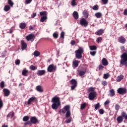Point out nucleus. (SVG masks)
<instances>
[{
  "label": "nucleus",
  "mask_w": 127,
  "mask_h": 127,
  "mask_svg": "<svg viewBox=\"0 0 127 127\" xmlns=\"http://www.w3.org/2000/svg\"><path fill=\"white\" fill-rule=\"evenodd\" d=\"M71 45H75V44H76V42H75V41H71Z\"/></svg>",
  "instance_id": "nucleus-61"
},
{
  "label": "nucleus",
  "mask_w": 127,
  "mask_h": 127,
  "mask_svg": "<svg viewBox=\"0 0 127 127\" xmlns=\"http://www.w3.org/2000/svg\"><path fill=\"white\" fill-rule=\"evenodd\" d=\"M21 49L22 50H25V48L27 47V44H26L25 42H24V41L22 40L21 41Z\"/></svg>",
  "instance_id": "nucleus-13"
},
{
  "label": "nucleus",
  "mask_w": 127,
  "mask_h": 127,
  "mask_svg": "<svg viewBox=\"0 0 127 127\" xmlns=\"http://www.w3.org/2000/svg\"><path fill=\"white\" fill-rule=\"evenodd\" d=\"M53 36H54V38H58V36H59L58 33H54L53 34Z\"/></svg>",
  "instance_id": "nucleus-48"
},
{
  "label": "nucleus",
  "mask_w": 127,
  "mask_h": 127,
  "mask_svg": "<svg viewBox=\"0 0 127 127\" xmlns=\"http://www.w3.org/2000/svg\"><path fill=\"white\" fill-rule=\"evenodd\" d=\"M96 96H97L96 92H90L88 95L89 99L90 100V101H92L95 99Z\"/></svg>",
  "instance_id": "nucleus-8"
},
{
  "label": "nucleus",
  "mask_w": 127,
  "mask_h": 127,
  "mask_svg": "<svg viewBox=\"0 0 127 127\" xmlns=\"http://www.w3.org/2000/svg\"><path fill=\"white\" fill-rule=\"evenodd\" d=\"M102 2H103L104 4H107L108 3V0H102Z\"/></svg>",
  "instance_id": "nucleus-59"
},
{
  "label": "nucleus",
  "mask_w": 127,
  "mask_h": 127,
  "mask_svg": "<svg viewBox=\"0 0 127 127\" xmlns=\"http://www.w3.org/2000/svg\"><path fill=\"white\" fill-rule=\"evenodd\" d=\"M102 64L104 66H107V65L109 64V62H108V60L104 58L102 60Z\"/></svg>",
  "instance_id": "nucleus-14"
},
{
  "label": "nucleus",
  "mask_w": 127,
  "mask_h": 127,
  "mask_svg": "<svg viewBox=\"0 0 127 127\" xmlns=\"http://www.w3.org/2000/svg\"><path fill=\"white\" fill-rule=\"evenodd\" d=\"M103 38L101 37L98 38L96 40V42H97V43H99V42H101Z\"/></svg>",
  "instance_id": "nucleus-45"
},
{
  "label": "nucleus",
  "mask_w": 127,
  "mask_h": 127,
  "mask_svg": "<svg viewBox=\"0 0 127 127\" xmlns=\"http://www.w3.org/2000/svg\"><path fill=\"white\" fill-rule=\"evenodd\" d=\"M92 9L94 10H98V9H99V6L97 5H95L94 6H93Z\"/></svg>",
  "instance_id": "nucleus-46"
},
{
  "label": "nucleus",
  "mask_w": 127,
  "mask_h": 127,
  "mask_svg": "<svg viewBox=\"0 0 127 127\" xmlns=\"http://www.w3.org/2000/svg\"><path fill=\"white\" fill-rule=\"evenodd\" d=\"M83 14L85 18H88V16H89V14L87 12V10H84L83 11Z\"/></svg>",
  "instance_id": "nucleus-27"
},
{
  "label": "nucleus",
  "mask_w": 127,
  "mask_h": 127,
  "mask_svg": "<svg viewBox=\"0 0 127 127\" xmlns=\"http://www.w3.org/2000/svg\"><path fill=\"white\" fill-rule=\"evenodd\" d=\"M103 33H104V30L100 29L95 33V34L96 35H102V34H103Z\"/></svg>",
  "instance_id": "nucleus-22"
},
{
  "label": "nucleus",
  "mask_w": 127,
  "mask_h": 127,
  "mask_svg": "<svg viewBox=\"0 0 127 127\" xmlns=\"http://www.w3.org/2000/svg\"><path fill=\"white\" fill-rule=\"evenodd\" d=\"M64 35L65 33L64 32H62V33H61V37H62L63 39H64Z\"/></svg>",
  "instance_id": "nucleus-49"
},
{
  "label": "nucleus",
  "mask_w": 127,
  "mask_h": 127,
  "mask_svg": "<svg viewBox=\"0 0 127 127\" xmlns=\"http://www.w3.org/2000/svg\"><path fill=\"white\" fill-rule=\"evenodd\" d=\"M31 1H32V0H26L25 2H26V4H28L30 3V2H31Z\"/></svg>",
  "instance_id": "nucleus-56"
},
{
  "label": "nucleus",
  "mask_w": 127,
  "mask_h": 127,
  "mask_svg": "<svg viewBox=\"0 0 127 127\" xmlns=\"http://www.w3.org/2000/svg\"><path fill=\"white\" fill-rule=\"evenodd\" d=\"M94 107L95 110H98V109H100V107H101V106L100 105V103L95 104Z\"/></svg>",
  "instance_id": "nucleus-36"
},
{
  "label": "nucleus",
  "mask_w": 127,
  "mask_h": 127,
  "mask_svg": "<svg viewBox=\"0 0 127 127\" xmlns=\"http://www.w3.org/2000/svg\"><path fill=\"white\" fill-rule=\"evenodd\" d=\"M59 114H65V113H66L65 112V111H64L63 109H61L59 111Z\"/></svg>",
  "instance_id": "nucleus-54"
},
{
  "label": "nucleus",
  "mask_w": 127,
  "mask_h": 127,
  "mask_svg": "<svg viewBox=\"0 0 127 127\" xmlns=\"http://www.w3.org/2000/svg\"><path fill=\"white\" fill-rule=\"evenodd\" d=\"M26 26V24H25V23H21L19 25V27L21 29H23L25 28Z\"/></svg>",
  "instance_id": "nucleus-23"
},
{
  "label": "nucleus",
  "mask_w": 127,
  "mask_h": 127,
  "mask_svg": "<svg viewBox=\"0 0 127 127\" xmlns=\"http://www.w3.org/2000/svg\"><path fill=\"white\" fill-rule=\"evenodd\" d=\"M35 100H36V97H30L27 101V105H28L29 106L30 105H31L32 103H34V102L35 101Z\"/></svg>",
  "instance_id": "nucleus-9"
},
{
  "label": "nucleus",
  "mask_w": 127,
  "mask_h": 127,
  "mask_svg": "<svg viewBox=\"0 0 127 127\" xmlns=\"http://www.w3.org/2000/svg\"><path fill=\"white\" fill-rule=\"evenodd\" d=\"M36 89L37 91H38V92H40V93H42L43 92V89L40 85L36 86Z\"/></svg>",
  "instance_id": "nucleus-20"
},
{
  "label": "nucleus",
  "mask_w": 127,
  "mask_h": 127,
  "mask_svg": "<svg viewBox=\"0 0 127 127\" xmlns=\"http://www.w3.org/2000/svg\"><path fill=\"white\" fill-rule=\"evenodd\" d=\"M89 48L91 51L97 50V47L96 46H89Z\"/></svg>",
  "instance_id": "nucleus-35"
},
{
  "label": "nucleus",
  "mask_w": 127,
  "mask_h": 127,
  "mask_svg": "<svg viewBox=\"0 0 127 127\" xmlns=\"http://www.w3.org/2000/svg\"><path fill=\"white\" fill-rule=\"evenodd\" d=\"M27 73H28V70L27 69H24L22 71V75L23 76H27Z\"/></svg>",
  "instance_id": "nucleus-25"
},
{
  "label": "nucleus",
  "mask_w": 127,
  "mask_h": 127,
  "mask_svg": "<svg viewBox=\"0 0 127 127\" xmlns=\"http://www.w3.org/2000/svg\"><path fill=\"white\" fill-rule=\"evenodd\" d=\"M118 41L120 43H122L123 44H125L126 43V39L124 37H120L118 38Z\"/></svg>",
  "instance_id": "nucleus-15"
},
{
  "label": "nucleus",
  "mask_w": 127,
  "mask_h": 127,
  "mask_svg": "<svg viewBox=\"0 0 127 127\" xmlns=\"http://www.w3.org/2000/svg\"><path fill=\"white\" fill-rule=\"evenodd\" d=\"M127 92V89L123 88H120L118 90V93L120 95H125Z\"/></svg>",
  "instance_id": "nucleus-11"
},
{
  "label": "nucleus",
  "mask_w": 127,
  "mask_h": 127,
  "mask_svg": "<svg viewBox=\"0 0 127 127\" xmlns=\"http://www.w3.org/2000/svg\"><path fill=\"white\" fill-rule=\"evenodd\" d=\"M110 100H107L105 103H104V105L105 106H107V105H109V104H110Z\"/></svg>",
  "instance_id": "nucleus-58"
},
{
  "label": "nucleus",
  "mask_w": 127,
  "mask_h": 127,
  "mask_svg": "<svg viewBox=\"0 0 127 127\" xmlns=\"http://www.w3.org/2000/svg\"><path fill=\"white\" fill-rule=\"evenodd\" d=\"M121 50H122V51H125V47L122 46V47H121Z\"/></svg>",
  "instance_id": "nucleus-64"
},
{
  "label": "nucleus",
  "mask_w": 127,
  "mask_h": 127,
  "mask_svg": "<svg viewBox=\"0 0 127 127\" xmlns=\"http://www.w3.org/2000/svg\"><path fill=\"white\" fill-rule=\"evenodd\" d=\"M71 5L72 6H75V5H77V2H76V0H72L71 2Z\"/></svg>",
  "instance_id": "nucleus-37"
},
{
  "label": "nucleus",
  "mask_w": 127,
  "mask_h": 127,
  "mask_svg": "<svg viewBox=\"0 0 127 127\" xmlns=\"http://www.w3.org/2000/svg\"><path fill=\"white\" fill-rule=\"evenodd\" d=\"M103 69H104V66L100 65L99 66V70H102Z\"/></svg>",
  "instance_id": "nucleus-60"
},
{
  "label": "nucleus",
  "mask_w": 127,
  "mask_h": 127,
  "mask_svg": "<svg viewBox=\"0 0 127 127\" xmlns=\"http://www.w3.org/2000/svg\"><path fill=\"white\" fill-rule=\"evenodd\" d=\"M88 92H89V93H93V92L95 91V88L93 87H90L88 89Z\"/></svg>",
  "instance_id": "nucleus-33"
},
{
  "label": "nucleus",
  "mask_w": 127,
  "mask_h": 127,
  "mask_svg": "<svg viewBox=\"0 0 127 127\" xmlns=\"http://www.w3.org/2000/svg\"><path fill=\"white\" fill-rule=\"evenodd\" d=\"M34 55L36 57H38V56H39V55H40V52H38V51H35L34 52Z\"/></svg>",
  "instance_id": "nucleus-30"
},
{
  "label": "nucleus",
  "mask_w": 127,
  "mask_h": 127,
  "mask_svg": "<svg viewBox=\"0 0 127 127\" xmlns=\"http://www.w3.org/2000/svg\"><path fill=\"white\" fill-rule=\"evenodd\" d=\"M121 115H122L121 117H122L123 118H126V117L127 116V115H126V112H124L122 113Z\"/></svg>",
  "instance_id": "nucleus-57"
},
{
  "label": "nucleus",
  "mask_w": 127,
  "mask_h": 127,
  "mask_svg": "<svg viewBox=\"0 0 127 127\" xmlns=\"http://www.w3.org/2000/svg\"><path fill=\"white\" fill-rule=\"evenodd\" d=\"M31 123H32V124H37V123H38V120L37 119V118L35 117H32L31 118Z\"/></svg>",
  "instance_id": "nucleus-17"
},
{
  "label": "nucleus",
  "mask_w": 127,
  "mask_h": 127,
  "mask_svg": "<svg viewBox=\"0 0 127 127\" xmlns=\"http://www.w3.org/2000/svg\"><path fill=\"white\" fill-rule=\"evenodd\" d=\"M36 16V13H33L32 16V18H34Z\"/></svg>",
  "instance_id": "nucleus-62"
},
{
  "label": "nucleus",
  "mask_w": 127,
  "mask_h": 127,
  "mask_svg": "<svg viewBox=\"0 0 127 127\" xmlns=\"http://www.w3.org/2000/svg\"><path fill=\"white\" fill-rule=\"evenodd\" d=\"M83 52H84V50L83 49V48L81 47H79L77 50H76L75 53L76 58L78 59L82 58V54H83Z\"/></svg>",
  "instance_id": "nucleus-3"
},
{
  "label": "nucleus",
  "mask_w": 127,
  "mask_h": 127,
  "mask_svg": "<svg viewBox=\"0 0 127 127\" xmlns=\"http://www.w3.org/2000/svg\"><path fill=\"white\" fill-rule=\"evenodd\" d=\"M0 88H1L2 89H3V88H4V82L3 81H2L0 84Z\"/></svg>",
  "instance_id": "nucleus-44"
},
{
  "label": "nucleus",
  "mask_w": 127,
  "mask_h": 127,
  "mask_svg": "<svg viewBox=\"0 0 127 127\" xmlns=\"http://www.w3.org/2000/svg\"><path fill=\"white\" fill-rule=\"evenodd\" d=\"M110 77V74L109 73H105L104 74L103 78L104 79H108Z\"/></svg>",
  "instance_id": "nucleus-39"
},
{
  "label": "nucleus",
  "mask_w": 127,
  "mask_h": 127,
  "mask_svg": "<svg viewBox=\"0 0 127 127\" xmlns=\"http://www.w3.org/2000/svg\"><path fill=\"white\" fill-rule=\"evenodd\" d=\"M28 120H29V117L28 116H25L23 118V122H27Z\"/></svg>",
  "instance_id": "nucleus-41"
},
{
  "label": "nucleus",
  "mask_w": 127,
  "mask_h": 127,
  "mask_svg": "<svg viewBox=\"0 0 127 127\" xmlns=\"http://www.w3.org/2000/svg\"><path fill=\"white\" fill-rule=\"evenodd\" d=\"M73 16L75 19H78V18H79V14H78V12L74 11L73 13Z\"/></svg>",
  "instance_id": "nucleus-21"
},
{
  "label": "nucleus",
  "mask_w": 127,
  "mask_h": 127,
  "mask_svg": "<svg viewBox=\"0 0 127 127\" xmlns=\"http://www.w3.org/2000/svg\"><path fill=\"white\" fill-rule=\"evenodd\" d=\"M64 110L66 112L65 114V118H69L71 116V111H70V106L66 105L64 107Z\"/></svg>",
  "instance_id": "nucleus-4"
},
{
  "label": "nucleus",
  "mask_w": 127,
  "mask_h": 127,
  "mask_svg": "<svg viewBox=\"0 0 127 127\" xmlns=\"http://www.w3.org/2000/svg\"><path fill=\"white\" fill-rule=\"evenodd\" d=\"M115 110L116 111H119V110H120V105H119L118 104H116L115 105Z\"/></svg>",
  "instance_id": "nucleus-47"
},
{
  "label": "nucleus",
  "mask_w": 127,
  "mask_h": 127,
  "mask_svg": "<svg viewBox=\"0 0 127 127\" xmlns=\"http://www.w3.org/2000/svg\"><path fill=\"white\" fill-rule=\"evenodd\" d=\"M47 19V16H43L41 18L40 22H44V21Z\"/></svg>",
  "instance_id": "nucleus-28"
},
{
  "label": "nucleus",
  "mask_w": 127,
  "mask_h": 127,
  "mask_svg": "<svg viewBox=\"0 0 127 127\" xmlns=\"http://www.w3.org/2000/svg\"><path fill=\"white\" fill-rule=\"evenodd\" d=\"M79 63H80V61L74 60L72 64L74 67H78L79 66Z\"/></svg>",
  "instance_id": "nucleus-18"
},
{
  "label": "nucleus",
  "mask_w": 127,
  "mask_h": 127,
  "mask_svg": "<svg viewBox=\"0 0 127 127\" xmlns=\"http://www.w3.org/2000/svg\"><path fill=\"white\" fill-rule=\"evenodd\" d=\"M110 93L111 97H114L115 96V91H114L113 89L110 90Z\"/></svg>",
  "instance_id": "nucleus-34"
},
{
  "label": "nucleus",
  "mask_w": 127,
  "mask_h": 127,
  "mask_svg": "<svg viewBox=\"0 0 127 127\" xmlns=\"http://www.w3.org/2000/svg\"><path fill=\"white\" fill-rule=\"evenodd\" d=\"M16 65H19L20 64V61L19 60H17L15 62Z\"/></svg>",
  "instance_id": "nucleus-53"
},
{
  "label": "nucleus",
  "mask_w": 127,
  "mask_h": 127,
  "mask_svg": "<svg viewBox=\"0 0 127 127\" xmlns=\"http://www.w3.org/2000/svg\"><path fill=\"white\" fill-rule=\"evenodd\" d=\"M57 69V67L54 64H50L47 68V71L49 73H52V72H55Z\"/></svg>",
  "instance_id": "nucleus-5"
},
{
  "label": "nucleus",
  "mask_w": 127,
  "mask_h": 127,
  "mask_svg": "<svg viewBox=\"0 0 127 127\" xmlns=\"http://www.w3.org/2000/svg\"><path fill=\"white\" fill-rule=\"evenodd\" d=\"M96 53H97V52L95 51L90 52V55H92V56H95V55H96Z\"/></svg>",
  "instance_id": "nucleus-55"
},
{
  "label": "nucleus",
  "mask_w": 127,
  "mask_h": 127,
  "mask_svg": "<svg viewBox=\"0 0 127 127\" xmlns=\"http://www.w3.org/2000/svg\"><path fill=\"white\" fill-rule=\"evenodd\" d=\"M95 16L97 18H101L102 17V13L101 12H97L95 13Z\"/></svg>",
  "instance_id": "nucleus-26"
},
{
  "label": "nucleus",
  "mask_w": 127,
  "mask_h": 127,
  "mask_svg": "<svg viewBox=\"0 0 127 127\" xmlns=\"http://www.w3.org/2000/svg\"><path fill=\"white\" fill-rule=\"evenodd\" d=\"M45 73H46L45 70H38L37 72V74L38 76H42L43 75H44Z\"/></svg>",
  "instance_id": "nucleus-16"
},
{
  "label": "nucleus",
  "mask_w": 127,
  "mask_h": 127,
  "mask_svg": "<svg viewBox=\"0 0 127 127\" xmlns=\"http://www.w3.org/2000/svg\"><path fill=\"white\" fill-rule=\"evenodd\" d=\"M40 14L41 16L44 15V16L47 15V12L46 11L40 12Z\"/></svg>",
  "instance_id": "nucleus-29"
},
{
  "label": "nucleus",
  "mask_w": 127,
  "mask_h": 127,
  "mask_svg": "<svg viewBox=\"0 0 127 127\" xmlns=\"http://www.w3.org/2000/svg\"><path fill=\"white\" fill-rule=\"evenodd\" d=\"M121 64H122V65H125V66L127 67V53H124L121 56Z\"/></svg>",
  "instance_id": "nucleus-2"
},
{
  "label": "nucleus",
  "mask_w": 127,
  "mask_h": 127,
  "mask_svg": "<svg viewBox=\"0 0 127 127\" xmlns=\"http://www.w3.org/2000/svg\"><path fill=\"white\" fill-rule=\"evenodd\" d=\"M30 69L33 71H34V70H36V69H37V67L35 66H34L33 65H31L30 66Z\"/></svg>",
  "instance_id": "nucleus-38"
},
{
  "label": "nucleus",
  "mask_w": 127,
  "mask_h": 127,
  "mask_svg": "<svg viewBox=\"0 0 127 127\" xmlns=\"http://www.w3.org/2000/svg\"><path fill=\"white\" fill-rule=\"evenodd\" d=\"M34 38H35V37L33 34H30L26 37V39L28 41H31V42L34 40Z\"/></svg>",
  "instance_id": "nucleus-6"
},
{
  "label": "nucleus",
  "mask_w": 127,
  "mask_h": 127,
  "mask_svg": "<svg viewBox=\"0 0 127 127\" xmlns=\"http://www.w3.org/2000/svg\"><path fill=\"white\" fill-rule=\"evenodd\" d=\"M102 85H103V86H107V85H108V83L106 81H103L102 82Z\"/></svg>",
  "instance_id": "nucleus-52"
},
{
  "label": "nucleus",
  "mask_w": 127,
  "mask_h": 127,
  "mask_svg": "<svg viewBox=\"0 0 127 127\" xmlns=\"http://www.w3.org/2000/svg\"><path fill=\"white\" fill-rule=\"evenodd\" d=\"M3 106V102H2V100H1V98H0V110L2 108V106Z\"/></svg>",
  "instance_id": "nucleus-43"
},
{
  "label": "nucleus",
  "mask_w": 127,
  "mask_h": 127,
  "mask_svg": "<svg viewBox=\"0 0 127 127\" xmlns=\"http://www.w3.org/2000/svg\"><path fill=\"white\" fill-rule=\"evenodd\" d=\"M3 92L4 93V95L5 97H8L9 94H10V91L8 89L4 88L3 90Z\"/></svg>",
  "instance_id": "nucleus-12"
},
{
  "label": "nucleus",
  "mask_w": 127,
  "mask_h": 127,
  "mask_svg": "<svg viewBox=\"0 0 127 127\" xmlns=\"http://www.w3.org/2000/svg\"><path fill=\"white\" fill-rule=\"evenodd\" d=\"M10 9V6L9 5H5L4 7V11H8Z\"/></svg>",
  "instance_id": "nucleus-31"
},
{
  "label": "nucleus",
  "mask_w": 127,
  "mask_h": 127,
  "mask_svg": "<svg viewBox=\"0 0 127 127\" xmlns=\"http://www.w3.org/2000/svg\"><path fill=\"white\" fill-rule=\"evenodd\" d=\"M99 114H100V115H104V109L99 110Z\"/></svg>",
  "instance_id": "nucleus-51"
},
{
  "label": "nucleus",
  "mask_w": 127,
  "mask_h": 127,
  "mask_svg": "<svg viewBox=\"0 0 127 127\" xmlns=\"http://www.w3.org/2000/svg\"><path fill=\"white\" fill-rule=\"evenodd\" d=\"M70 82L71 85H73L72 86H71V90H74V89H75V88L77 87V81H76V80L75 79H71Z\"/></svg>",
  "instance_id": "nucleus-10"
},
{
  "label": "nucleus",
  "mask_w": 127,
  "mask_h": 127,
  "mask_svg": "<svg viewBox=\"0 0 127 127\" xmlns=\"http://www.w3.org/2000/svg\"><path fill=\"white\" fill-rule=\"evenodd\" d=\"M124 15H127V9H125L124 12Z\"/></svg>",
  "instance_id": "nucleus-63"
},
{
  "label": "nucleus",
  "mask_w": 127,
  "mask_h": 127,
  "mask_svg": "<svg viewBox=\"0 0 127 127\" xmlns=\"http://www.w3.org/2000/svg\"><path fill=\"white\" fill-rule=\"evenodd\" d=\"M117 121L118 123V124H121V123H123V121H124V118H123L122 116H118L117 119Z\"/></svg>",
  "instance_id": "nucleus-19"
},
{
  "label": "nucleus",
  "mask_w": 127,
  "mask_h": 127,
  "mask_svg": "<svg viewBox=\"0 0 127 127\" xmlns=\"http://www.w3.org/2000/svg\"><path fill=\"white\" fill-rule=\"evenodd\" d=\"M86 106H87V104L86 103L82 104L80 106V109L84 110V109H85V108H86Z\"/></svg>",
  "instance_id": "nucleus-32"
},
{
  "label": "nucleus",
  "mask_w": 127,
  "mask_h": 127,
  "mask_svg": "<svg viewBox=\"0 0 127 127\" xmlns=\"http://www.w3.org/2000/svg\"><path fill=\"white\" fill-rule=\"evenodd\" d=\"M79 76H83V75H85V71H80L79 72Z\"/></svg>",
  "instance_id": "nucleus-50"
},
{
  "label": "nucleus",
  "mask_w": 127,
  "mask_h": 127,
  "mask_svg": "<svg viewBox=\"0 0 127 127\" xmlns=\"http://www.w3.org/2000/svg\"><path fill=\"white\" fill-rule=\"evenodd\" d=\"M8 4H9L10 6H13L14 3L12 2V1L11 0H8Z\"/></svg>",
  "instance_id": "nucleus-40"
},
{
  "label": "nucleus",
  "mask_w": 127,
  "mask_h": 127,
  "mask_svg": "<svg viewBox=\"0 0 127 127\" xmlns=\"http://www.w3.org/2000/svg\"><path fill=\"white\" fill-rule=\"evenodd\" d=\"M123 79H124V75H120L118 77H117V82H121V80H123Z\"/></svg>",
  "instance_id": "nucleus-24"
},
{
  "label": "nucleus",
  "mask_w": 127,
  "mask_h": 127,
  "mask_svg": "<svg viewBox=\"0 0 127 127\" xmlns=\"http://www.w3.org/2000/svg\"><path fill=\"white\" fill-rule=\"evenodd\" d=\"M80 23L81 25L84 26V27H87V26H88V24H89V22H88L85 18H82L80 20Z\"/></svg>",
  "instance_id": "nucleus-7"
},
{
  "label": "nucleus",
  "mask_w": 127,
  "mask_h": 127,
  "mask_svg": "<svg viewBox=\"0 0 127 127\" xmlns=\"http://www.w3.org/2000/svg\"><path fill=\"white\" fill-rule=\"evenodd\" d=\"M52 102H53V104L52 105V108L53 110H57L59 106L61 105L60 103V98L57 96H55L52 99Z\"/></svg>",
  "instance_id": "nucleus-1"
},
{
  "label": "nucleus",
  "mask_w": 127,
  "mask_h": 127,
  "mask_svg": "<svg viewBox=\"0 0 127 127\" xmlns=\"http://www.w3.org/2000/svg\"><path fill=\"white\" fill-rule=\"evenodd\" d=\"M72 121V118H69L68 119H66L65 121V122L66 123V124H70V123H71V122Z\"/></svg>",
  "instance_id": "nucleus-42"
}]
</instances>
